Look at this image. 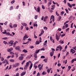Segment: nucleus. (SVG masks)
Masks as SVG:
<instances>
[{
    "label": "nucleus",
    "instance_id": "nucleus-1",
    "mask_svg": "<svg viewBox=\"0 0 76 76\" xmlns=\"http://www.w3.org/2000/svg\"><path fill=\"white\" fill-rule=\"evenodd\" d=\"M29 65V62H27L26 63V65L25 66V67L24 68V69L26 70V69H27V67H28Z\"/></svg>",
    "mask_w": 76,
    "mask_h": 76
},
{
    "label": "nucleus",
    "instance_id": "nucleus-2",
    "mask_svg": "<svg viewBox=\"0 0 76 76\" xmlns=\"http://www.w3.org/2000/svg\"><path fill=\"white\" fill-rule=\"evenodd\" d=\"M2 63L3 64H5V63H7V64H9V61L8 60L5 59L4 61H3L2 62Z\"/></svg>",
    "mask_w": 76,
    "mask_h": 76
},
{
    "label": "nucleus",
    "instance_id": "nucleus-3",
    "mask_svg": "<svg viewBox=\"0 0 76 76\" xmlns=\"http://www.w3.org/2000/svg\"><path fill=\"white\" fill-rule=\"evenodd\" d=\"M19 66V63H16L12 65L14 67H16L17 66Z\"/></svg>",
    "mask_w": 76,
    "mask_h": 76
},
{
    "label": "nucleus",
    "instance_id": "nucleus-4",
    "mask_svg": "<svg viewBox=\"0 0 76 76\" xmlns=\"http://www.w3.org/2000/svg\"><path fill=\"white\" fill-rule=\"evenodd\" d=\"M20 48V47L19 46H17L15 48V50H18L20 51H21V50Z\"/></svg>",
    "mask_w": 76,
    "mask_h": 76
},
{
    "label": "nucleus",
    "instance_id": "nucleus-5",
    "mask_svg": "<svg viewBox=\"0 0 76 76\" xmlns=\"http://www.w3.org/2000/svg\"><path fill=\"white\" fill-rule=\"evenodd\" d=\"M26 38H28V35L26 34H25V36L23 37V40L25 41V40H26Z\"/></svg>",
    "mask_w": 76,
    "mask_h": 76
},
{
    "label": "nucleus",
    "instance_id": "nucleus-6",
    "mask_svg": "<svg viewBox=\"0 0 76 76\" xmlns=\"http://www.w3.org/2000/svg\"><path fill=\"white\" fill-rule=\"evenodd\" d=\"M14 42L13 40H11L10 41V42H9V43L11 45H10V46H12L13 45V43Z\"/></svg>",
    "mask_w": 76,
    "mask_h": 76
},
{
    "label": "nucleus",
    "instance_id": "nucleus-7",
    "mask_svg": "<svg viewBox=\"0 0 76 76\" xmlns=\"http://www.w3.org/2000/svg\"><path fill=\"white\" fill-rule=\"evenodd\" d=\"M52 19L53 22H54V16L53 15H51L50 17V20H51Z\"/></svg>",
    "mask_w": 76,
    "mask_h": 76
},
{
    "label": "nucleus",
    "instance_id": "nucleus-8",
    "mask_svg": "<svg viewBox=\"0 0 76 76\" xmlns=\"http://www.w3.org/2000/svg\"><path fill=\"white\" fill-rule=\"evenodd\" d=\"M57 48H59V51H61V50H62V47H61V45H59L58 46V47H57Z\"/></svg>",
    "mask_w": 76,
    "mask_h": 76
},
{
    "label": "nucleus",
    "instance_id": "nucleus-9",
    "mask_svg": "<svg viewBox=\"0 0 76 76\" xmlns=\"http://www.w3.org/2000/svg\"><path fill=\"white\" fill-rule=\"evenodd\" d=\"M70 52L71 53H72V54H73L75 53V52H76V51L74 50H73V49H71V50H70Z\"/></svg>",
    "mask_w": 76,
    "mask_h": 76
},
{
    "label": "nucleus",
    "instance_id": "nucleus-10",
    "mask_svg": "<svg viewBox=\"0 0 76 76\" xmlns=\"http://www.w3.org/2000/svg\"><path fill=\"white\" fill-rule=\"evenodd\" d=\"M33 66V64L32 63H31L30 64V66L29 67V69L30 70L31 69H32V66Z\"/></svg>",
    "mask_w": 76,
    "mask_h": 76
},
{
    "label": "nucleus",
    "instance_id": "nucleus-11",
    "mask_svg": "<svg viewBox=\"0 0 76 76\" xmlns=\"http://www.w3.org/2000/svg\"><path fill=\"white\" fill-rule=\"evenodd\" d=\"M51 4H52L51 1H50L48 3V7H50L51 6Z\"/></svg>",
    "mask_w": 76,
    "mask_h": 76
},
{
    "label": "nucleus",
    "instance_id": "nucleus-12",
    "mask_svg": "<svg viewBox=\"0 0 76 76\" xmlns=\"http://www.w3.org/2000/svg\"><path fill=\"white\" fill-rule=\"evenodd\" d=\"M9 25L10 28H13V24L12 23H10Z\"/></svg>",
    "mask_w": 76,
    "mask_h": 76
},
{
    "label": "nucleus",
    "instance_id": "nucleus-13",
    "mask_svg": "<svg viewBox=\"0 0 76 76\" xmlns=\"http://www.w3.org/2000/svg\"><path fill=\"white\" fill-rule=\"evenodd\" d=\"M26 74V72H22V73H21L20 75L21 76H23L24 75H25Z\"/></svg>",
    "mask_w": 76,
    "mask_h": 76
},
{
    "label": "nucleus",
    "instance_id": "nucleus-14",
    "mask_svg": "<svg viewBox=\"0 0 76 76\" xmlns=\"http://www.w3.org/2000/svg\"><path fill=\"white\" fill-rule=\"evenodd\" d=\"M54 55V51H52V52H50V55L51 57H52V56H53Z\"/></svg>",
    "mask_w": 76,
    "mask_h": 76
},
{
    "label": "nucleus",
    "instance_id": "nucleus-15",
    "mask_svg": "<svg viewBox=\"0 0 76 76\" xmlns=\"http://www.w3.org/2000/svg\"><path fill=\"white\" fill-rule=\"evenodd\" d=\"M60 36H58L57 35V34H56V39H57V41H58L59 40V39H60Z\"/></svg>",
    "mask_w": 76,
    "mask_h": 76
},
{
    "label": "nucleus",
    "instance_id": "nucleus-16",
    "mask_svg": "<svg viewBox=\"0 0 76 76\" xmlns=\"http://www.w3.org/2000/svg\"><path fill=\"white\" fill-rule=\"evenodd\" d=\"M17 24H14L13 25V28H17Z\"/></svg>",
    "mask_w": 76,
    "mask_h": 76
},
{
    "label": "nucleus",
    "instance_id": "nucleus-17",
    "mask_svg": "<svg viewBox=\"0 0 76 76\" xmlns=\"http://www.w3.org/2000/svg\"><path fill=\"white\" fill-rule=\"evenodd\" d=\"M67 4H68V6H69V7H71V8H72V5H71V4H70V3H68Z\"/></svg>",
    "mask_w": 76,
    "mask_h": 76
},
{
    "label": "nucleus",
    "instance_id": "nucleus-18",
    "mask_svg": "<svg viewBox=\"0 0 76 76\" xmlns=\"http://www.w3.org/2000/svg\"><path fill=\"white\" fill-rule=\"evenodd\" d=\"M40 49H39V50H36L35 52V53L37 54H38V53H39V51H40Z\"/></svg>",
    "mask_w": 76,
    "mask_h": 76
},
{
    "label": "nucleus",
    "instance_id": "nucleus-19",
    "mask_svg": "<svg viewBox=\"0 0 76 76\" xmlns=\"http://www.w3.org/2000/svg\"><path fill=\"white\" fill-rule=\"evenodd\" d=\"M23 56H20L19 58V60H23Z\"/></svg>",
    "mask_w": 76,
    "mask_h": 76
},
{
    "label": "nucleus",
    "instance_id": "nucleus-20",
    "mask_svg": "<svg viewBox=\"0 0 76 76\" xmlns=\"http://www.w3.org/2000/svg\"><path fill=\"white\" fill-rule=\"evenodd\" d=\"M21 24L23 25V26H27V24L26 23H21Z\"/></svg>",
    "mask_w": 76,
    "mask_h": 76
},
{
    "label": "nucleus",
    "instance_id": "nucleus-21",
    "mask_svg": "<svg viewBox=\"0 0 76 76\" xmlns=\"http://www.w3.org/2000/svg\"><path fill=\"white\" fill-rule=\"evenodd\" d=\"M48 19V16H46L45 17L44 19V21L45 22V21H46V19Z\"/></svg>",
    "mask_w": 76,
    "mask_h": 76
},
{
    "label": "nucleus",
    "instance_id": "nucleus-22",
    "mask_svg": "<svg viewBox=\"0 0 76 76\" xmlns=\"http://www.w3.org/2000/svg\"><path fill=\"white\" fill-rule=\"evenodd\" d=\"M34 57H35V58H37V54L36 53H35L34 55Z\"/></svg>",
    "mask_w": 76,
    "mask_h": 76
},
{
    "label": "nucleus",
    "instance_id": "nucleus-23",
    "mask_svg": "<svg viewBox=\"0 0 76 76\" xmlns=\"http://www.w3.org/2000/svg\"><path fill=\"white\" fill-rule=\"evenodd\" d=\"M37 12H40V8L39 7H38L37 9Z\"/></svg>",
    "mask_w": 76,
    "mask_h": 76
},
{
    "label": "nucleus",
    "instance_id": "nucleus-24",
    "mask_svg": "<svg viewBox=\"0 0 76 76\" xmlns=\"http://www.w3.org/2000/svg\"><path fill=\"white\" fill-rule=\"evenodd\" d=\"M43 33H44V31L43 30H42V33L40 34H39V36H41V35H42V34H43Z\"/></svg>",
    "mask_w": 76,
    "mask_h": 76
},
{
    "label": "nucleus",
    "instance_id": "nucleus-25",
    "mask_svg": "<svg viewBox=\"0 0 76 76\" xmlns=\"http://www.w3.org/2000/svg\"><path fill=\"white\" fill-rule=\"evenodd\" d=\"M10 62H15V60L13 59H10Z\"/></svg>",
    "mask_w": 76,
    "mask_h": 76
},
{
    "label": "nucleus",
    "instance_id": "nucleus-26",
    "mask_svg": "<svg viewBox=\"0 0 76 76\" xmlns=\"http://www.w3.org/2000/svg\"><path fill=\"white\" fill-rule=\"evenodd\" d=\"M59 43H60L61 44H63L64 43V41H62L61 40L59 41Z\"/></svg>",
    "mask_w": 76,
    "mask_h": 76
},
{
    "label": "nucleus",
    "instance_id": "nucleus-27",
    "mask_svg": "<svg viewBox=\"0 0 76 76\" xmlns=\"http://www.w3.org/2000/svg\"><path fill=\"white\" fill-rule=\"evenodd\" d=\"M61 19V16H59L58 17V21H60V19Z\"/></svg>",
    "mask_w": 76,
    "mask_h": 76
},
{
    "label": "nucleus",
    "instance_id": "nucleus-28",
    "mask_svg": "<svg viewBox=\"0 0 76 76\" xmlns=\"http://www.w3.org/2000/svg\"><path fill=\"white\" fill-rule=\"evenodd\" d=\"M23 52L26 53H28V51H27V50H26L24 49L23 50Z\"/></svg>",
    "mask_w": 76,
    "mask_h": 76
},
{
    "label": "nucleus",
    "instance_id": "nucleus-29",
    "mask_svg": "<svg viewBox=\"0 0 76 76\" xmlns=\"http://www.w3.org/2000/svg\"><path fill=\"white\" fill-rule=\"evenodd\" d=\"M33 66L34 67L35 69H36L37 68V67H38V66L36 65H33Z\"/></svg>",
    "mask_w": 76,
    "mask_h": 76
},
{
    "label": "nucleus",
    "instance_id": "nucleus-30",
    "mask_svg": "<svg viewBox=\"0 0 76 76\" xmlns=\"http://www.w3.org/2000/svg\"><path fill=\"white\" fill-rule=\"evenodd\" d=\"M68 69H69V70H68V71H69V70H70V69L72 68V67H71V66H68Z\"/></svg>",
    "mask_w": 76,
    "mask_h": 76
},
{
    "label": "nucleus",
    "instance_id": "nucleus-31",
    "mask_svg": "<svg viewBox=\"0 0 76 76\" xmlns=\"http://www.w3.org/2000/svg\"><path fill=\"white\" fill-rule=\"evenodd\" d=\"M13 6H12L10 7V10H13Z\"/></svg>",
    "mask_w": 76,
    "mask_h": 76
},
{
    "label": "nucleus",
    "instance_id": "nucleus-32",
    "mask_svg": "<svg viewBox=\"0 0 76 76\" xmlns=\"http://www.w3.org/2000/svg\"><path fill=\"white\" fill-rule=\"evenodd\" d=\"M43 61H44L45 63H47V59H44L43 60Z\"/></svg>",
    "mask_w": 76,
    "mask_h": 76
},
{
    "label": "nucleus",
    "instance_id": "nucleus-33",
    "mask_svg": "<svg viewBox=\"0 0 76 76\" xmlns=\"http://www.w3.org/2000/svg\"><path fill=\"white\" fill-rule=\"evenodd\" d=\"M40 43L38 41H37L36 42V44L37 45L39 44Z\"/></svg>",
    "mask_w": 76,
    "mask_h": 76
},
{
    "label": "nucleus",
    "instance_id": "nucleus-34",
    "mask_svg": "<svg viewBox=\"0 0 76 76\" xmlns=\"http://www.w3.org/2000/svg\"><path fill=\"white\" fill-rule=\"evenodd\" d=\"M15 0H13L12 1H11V4H13V3H15Z\"/></svg>",
    "mask_w": 76,
    "mask_h": 76
},
{
    "label": "nucleus",
    "instance_id": "nucleus-35",
    "mask_svg": "<svg viewBox=\"0 0 76 76\" xmlns=\"http://www.w3.org/2000/svg\"><path fill=\"white\" fill-rule=\"evenodd\" d=\"M56 14L57 16H60V14L58 13H57V11L56 12Z\"/></svg>",
    "mask_w": 76,
    "mask_h": 76
},
{
    "label": "nucleus",
    "instance_id": "nucleus-36",
    "mask_svg": "<svg viewBox=\"0 0 76 76\" xmlns=\"http://www.w3.org/2000/svg\"><path fill=\"white\" fill-rule=\"evenodd\" d=\"M37 18H38V15H36L35 16L34 19H37Z\"/></svg>",
    "mask_w": 76,
    "mask_h": 76
},
{
    "label": "nucleus",
    "instance_id": "nucleus-37",
    "mask_svg": "<svg viewBox=\"0 0 76 76\" xmlns=\"http://www.w3.org/2000/svg\"><path fill=\"white\" fill-rule=\"evenodd\" d=\"M39 61H36V62H35V63L34 64H33L34 65H36V64H38V63H39Z\"/></svg>",
    "mask_w": 76,
    "mask_h": 76
},
{
    "label": "nucleus",
    "instance_id": "nucleus-38",
    "mask_svg": "<svg viewBox=\"0 0 76 76\" xmlns=\"http://www.w3.org/2000/svg\"><path fill=\"white\" fill-rule=\"evenodd\" d=\"M42 7L43 9H45V7H44V6L43 5H42Z\"/></svg>",
    "mask_w": 76,
    "mask_h": 76
},
{
    "label": "nucleus",
    "instance_id": "nucleus-39",
    "mask_svg": "<svg viewBox=\"0 0 76 76\" xmlns=\"http://www.w3.org/2000/svg\"><path fill=\"white\" fill-rule=\"evenodd\" d=\"M3 43L4 44H7V42L5 41H4Z\"/></svg>",
    "mask_w": 76,
    "mask_h": 76
},
{
    "label": "nucleus",
    "instance_id": "nucleus-40",
    "mask_svg": "<svg viewBox=\"0 0 76 76\" xmlns=\"http://www.w3.org/2000/svg\"><path fill=\"white\" fill-rule=\"evenodd\" d=\"M12 69V65H10L9 67L8 68V70H10V69Z\"/></svg>",
    "mask_w": 76,
    "mask_h": 76
},
{
    "label": "nucleus",
    "instance_id": "nucleus-41",
    "mask_svg": "<svg viewBox=\"0 0 76 76\" xmlns=\"http://www.w3.org/2000/svg\"><path fill=\"white\" fill-rule=\"evenodd\" d=\"M65 35H66L65 34H63L61 35V37H64Z\"/></svg>",
    "mask_w": 76,
    "mask_h": 76
},
{
    "label": "nucleus",
    "instance_id": "nucleus-42",
    "mask_svg": "<svg viewBox=\"0 0 76 76\" xmlns=\"http://www.w3.org/2000/svg\"><path fill=\"white\" fill-rule=\"evenodd\" d=\"M19 6L18 5L15 8V9H19Z\"/></svg>",
    "mask_w": 76,
    "mask_h": 76
},
{
    "label": "nucleus",
    "instance_id": "nucleus-43",
    "mask_svg": "<svg viewBox=\"0 0 76 76\" xmlns=\"http://www.w3.org/2000/svg\"><path fill=\"white\" fill-rule=\"evenodd\" d=\"M29 42V41H28L26 42H24L23 43V44L25 45V44H27V43H28Z\"/></svg>",
    "mask_w": 76,
    "mask_h": 76
},
{
    "label": "nucleus",
    "instance_id": "nucleus-44",
    "mask_svg": "<svg viewBox=\"0 0 76 76\" xmlns=\"http://www.w3.org/2000/svg\"><path fill=\"white\" fill-rule=\"evenodd\" d=\"M34 37L35 39H37V36H36V35L35 34H34Z\"/></svg>",
    "mask_w": 76,
    "mask_h": 76
},
{
    "label": "nucleus",
    "instance_id": "nucleus-45",
    "mask_svg": "<svg viewBox=\"0 0 76 76\" xmlns=\"http://www.w3.org/2000/svg\"><path fill=\"white\" fill-rule=\"evenodd\" d=\"M45 56H42L41 57V58H45Z\"/></svg>",
    "mask_w": 76,
    "mask_h": 76
},
{
    "label": "nucleus",
    "instance_id": "nucleus-46",
    "mask_svg": "<svg viewBox=\"0 0 76 76\" xmlns=\"http://www.w3.org/2000/svg\"><path fill=\"white\" fill-rule=\"evenodd\" d=\"M34 26H36L37 27L38 26V25L37 24H34Z\"/></svg>",
    "mask_w": 76,
    "mask_h": 76
},
{
    "label": "nucleus",
    "instance_id": "nucleus-47",
    "mask_svg": "<svg viewBox=\"0 0 76 76\" xmlns=\"http://www.w3.org/2000/svg\"><path fill=\"white\" fill-rule=\"evenodd\" d=\"M26 61V60H24L21 63V64H24V63H25V62Z\"/></svg>",
    "mask_w": 76,
    "mask_h": 76
},
{
    "label": "nucleus",
    "instance_id": "nucleus-48",
    "mask_svg": "<svg viewBox=\"0 0 76 76\" xmlns=\"http://www.w3.org/2000/svg\"><path fill=\"white\" fill-rule=\"evenodd\" d=\"M40 50H41V51H45V48H42Z\"/></svg>",
    "mask_w": 76,
    "mask_h": 76
},
{
    "label": "nucleus",
    "instance_id": "nucleus-49",
    "mask_svg": "<svg viewBox=\"0 0 76 76\" xmlns=\"http://www.w3.org/2000/svg\"><path fill=\"white\" fill-rule=\"evenodd\" d=\"M10 54H11L12 55L14 54H15L14 53H13V52H10Z\"/></svg>",
    "mask_w": 76,
    "mask_h": 76
},
{
    "label": "nucleus",
    "instance_id": "nucleus-50",
    "mask_svg": "<svg viewBox=\"0 0 76 76\" xmlns=\"http://www.w3.org/2000/svg\"><path fill=\"white\" fill-rule=\"evenodd\" d=\"M7 51H8V52H10L11 51L10 48V49H7Z\"/></svg>",
    "mask_w": 76,
    "mask_h": 76
},
{
    "label": "nucleus",
    "instance_id": "nucleus-51",
    "mask_svg": "<svg viewBox=\"0 0 76 76\" xmlns=\"http://www.w3.org/2000/svg\"><path fill=\"white\" fill-rule=\"evenodd\" d=\"M25 28L27 31H28V30H29V28L27 27H26Z\"/></svg>",
    "mask_w": 76,
    "mask_h": 76
},
{
    "label": "nucleus",
    "instance_id": "nucleus-52",
    "mask_svg": "<svg viewBox=\"0 0 76 76\" xmlns=\"http://www.w3.org/2000/svg\"><path fill=\"white\" fill-rule=\"evenodd\" d=\"M50 41H52L53 40V38H52V37L50 36Z\"/></svg>",
    "mask_w": 76,
    "mask_h": 76
},
{
    "label": "nucleus",
    "instance_id": "nucleus-53",
    "mask_svg": "<svg viewBox=\"0 0 76 76\" xmlns=\"http://www.w3.org/2000/svg\"><path fill=\"white\" fill-rule=\"evenodd\" d=\"M4 59L3 58V57L1 58V61H4Z\"/></svg>",
    "mask_w": 76,
    "mask_h": 76
},
{
    "label": "nucleus",
    "instance_id": "nucleus-54",
    "mask_svg": "<svg viewBox=\"0 0 76 76\" xmlns=\"http://www.w3.org/2000/svg\"><path fill=\"white\" fill-rule=\"evenodd\" d=\"M72 48L73 49H74L75 50H76V46H75L74 47H72Z\"/></svg>",
    "mask_w": 76,
    "mask_h": 76
},
{
    "label": "nucleus",
    "instance_id": "nucleus-55",
    "mask_svg": "<svg viewBox=\"0 0 76 76\" xmlns=\"http://www.w3.org/2000/svg\"><path fill=\"white\" fill-rule=\"evenodd\" d=\"M42 75H46V73L45 72H44L42 73Z\"/></svg>",
    "mask_w": 76,
    "mask_h": 76
},
{
    "label": "nucleus",
    "instance_id": "nucleus-56",
    "mask_svg": "<svg viewBox=\"0 0 76 76\" xmlns=\"http://www.w3.org/2000/svg\"><path fill=\"white\" fill-rule=\"evenodd\" d=\"M23 26H21V29L20 30H22L23 29Z\"/></svg>",
    "mask_w": 76,
    "mask_h": 76
},
{
    "label": "nucleus",
    "instance_id": "nucleus-57",
    "mask_svg": "<svg viewBox=\"0 0 76 76\" xmlns=\"http://www.w3.org/2000/svg\"><path fill=\"white\" fill-rule=\"evenodd\" d=\"M4 23V25H5V26L7 25V21H6V22H5V23Z\"/></svg>",
    "mask_w": 76,
    "mask_h": 76
},
{
    "label": "nucleus",
    "instance_id": "nucleus-58",
    "mask_svg": "<svg viewBox=\"0 0 76 76\" xmlns=\"http://www.w3.org/2000/svg\"><path fill=\"white\" fill-rule=\"evenodd\" d=\"M18 41H16L15 42H14V45H15V44H17V43H18Z\"/></svg>",
    "mask_w": 76,
    "mask_h": 76
},
{
    "label": "nucleus",
    "instance_id": "nucleus-59",
    "mask_svg": "<svg viewBox=\"0 0 76 76\" xmlns=\"http://www.w3.org/2000/svg\"><path fill=\"white\" fill-rule=\"evenodd\" d=\"M2 39H7V37H4V38H2Z\"/></svg>",
    "mask_w": 76,
    "mask_h": 76
},
{
    "label": "nucleus",
    "instance_id": "nucleus-60",
    "mask_svg": "<svg viewBox=\"0 0 76 76\" xmlns=\"http://www.w3.org/2000/svg\"><path fill=\"white\" fill-rule=\"evenodd\" d=\"M39 75H40V74L39 73V72H38L37 75V76H39Z\"/></svg>",
    "mask_w": 76,
    "mask_h": 76
},
{
    "label": "nucleus",
    "instance_id": "nucleus-61",
    "mask_svg": "<svg viewBox=\"0 0 76 76\" xmlns=\"http://www.w3.org/2000/svg\"><path fill=\"white\" fill-rule=\"evenodd\" d=\"M19 73H17L15 75H14V76H19Z\"/></svg>",
    "mask_w": 76,
    "mask_h": 76
},
{
    "label": "nucleus",
    "instance_id": "nucleus-62",
    "mask_svg": "<svg viewBox=\"0 0 76 76\" xmlns=\"http://www.w3.org/2000/svg\"><path fill=\"white\" fill-rule=\"evenodd\" d=\"M74 61H75V60H74V59H73L71 61V62L72 63H73V62H74Z\"/></svg>",
    "mask_w": 76,
    "mask_h": 76
},
{
    "label": "nucleus",
    "instance_id": "nucleus-63",
    "mask_svg": "<svg viewBox=\"0 0 76 76\" xmlns=\"http://www.w3.org/2000/svg\"><path fill=\"white\" fill-rule=\"evenodd\" d=\"M68 26H69V25H68V24H66L65 25L66 28H67L68 27Z\"/></svg>",
    "mask_w": 76,
    "mask_h": 76
},
{
    "label": "nucleus",
    "instance_id": "nucleus-64",
    "mask_svg": "<svg viewBox=\"0 0 76 76\" xmlns=\"http://www.w3.org/2000/svg\"><path fill=\"white\" fill-rule=\"evenodd\" d=\"M58 66L59 67L60 66H61V64H60V63H58Z\"/></svg>",
    "mask_w": 76,
    "mask_h": 76
}]
</instances>
